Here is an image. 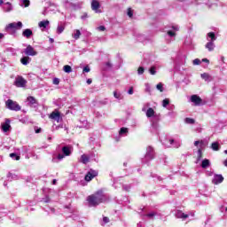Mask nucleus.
I'll use <instances>...</instances> for the list:
<instances>
[{
    "label": "nucleus",
    "mask_w": 227,
    "mask_h": 227,
    "mask_svg": "<svg viewBox=\"0 0 227 227\" xmlns=\"http://www.w3.org/2000/svg\"><path fill=\"white\" fill-rule=\"evenodd\" d=\"M87 201L90 207H97V205H100L102 201H104V192L102 191H98L96 193L89 196L87 198Z\"/></svg>",
    "instance_id": "1"
},
{
    "label": "nucleus",
    "mask_w": 227,
    "mask_h": 227,
    "mask_svg": "<svg viewBox=\"0 0 227 227\" xmlns=\"http://www.w3.org/2000/svg\"><path fill=\"white\" fill-rule=\"evenodd\" d=\"M145 115L147 118H150L153 129H157L159 127V115L155 114V110L152 107L148 108Z\"/></svg>",
    "instance_id": "2"
},
{
    "label": "nucleus",
    "mask_w": 227,
    "mask_h": 227,
    "mask_svg": "<svg viewBox=\"0 0 227 227\" xmlns=\"http://www.w3.org/2000/svg\"><path fill=\"white\" fill-rule=\"evenodd\" d=\"M153 159H155V151L153 150V147L148 146L146 148L145 155V158L142 160V162H150V160H153Z\"/></svg>",
    "instance_id": "3"
},
{
    "label": "nucleus",
    "mask_w": 227,
    "mask_h": 227,
    "mask_svg": "<svg viewBox=\"0 0 227 227\" xmlns=\"http://www.w3.org/2000/svg\"><path fill=\"white\" fill-rule=\"evenodd\" d=\"M73 148L70 145L62 147V154L59 153L57 156L58 160H63L65 157H70L72 155Z\"/></svg>",
    "instance_id": "4"
},
{
    "label": "nucleus",
    "mask_w": 227,
    "mask_h": 227,
    "mask_svg": "<svg viewBox=\"0 0 227 227\" xmlns=\"http://www.w3.org/2000/svg\"><path fill=\"white\" fill-rule=\"evenodd\" d=\"M5 106L7 109H10V111H20L21 107L17 104V102L8 99L5 102Z\"/></svg>",
    "instance_id": "5"
},
{
    "label": "nucleus",
    "mask_w": 227,
    "mask_h": 227,
    "mask_svg": "<svg viewBox=\"0 0 227 227\" xmlns=\"http://www.w3.org/2000/svg\"><path fill=\"white\" fill-rule=\"evenodd\" d=\"M10 123H12V121L10 119H5L4 122H2L1 129H2V131H4V134H6V132H10V130H12V125Z\"/></svg>",
    "instance_id": "6"
},
{
    "label": "nucleus",
    "mask_w": 227,
    "mask_h": 227,
    "mask_svg": "<svg viewBox=\"0 0 227 227\" xmlns=\"http://www.w3.org/2000/svg\"><path fill=\"white\" fill-rule=\"evenodd\" d=\"M26 84H27V81H26V79H24V77H22V76H18V77L15 79L14 85H15L17 88H24V87L26 86Z\"/></svg>",
    "instance_id": "7"
},
{
    "label": "nucleus",
    "mask_w": 227,
    "mask_h": 227,
    "mask_svg": "<svg viewBox=\"0 0 227 227\" xmlns=\"http://www.w3.org/2000/svg\"><path fill=\"white\" fill-rule=\"evenodd\" d=\"M49 118H50L51 120H54V121H57V123H59V122L61 121V120H63V119L61 118V114H60L59 111H58V110L53 111V112L50 114Z\"/></svg>",
    "instance_id": "8"
},
{
    "label": "nucleus",
    "mask_w": 227,
    "mask_h": 227,
    "mask_svg": "<svg viewBox=\"0 0 227 227\" xmlns=\"http://www.w3.org/2000/svg\"><path fill=\"white\" fill-rule=\"evenodd\" d=\"M98 176V172L97 170L90 169L85 176L86 182H91L92 178Z\"/></svg>",
    "instance_id": "9"
},
{
    "label": "nucleus",
    "mask_w": 227,
    "mask_h": 227,
    "mask_svg": "<svg viewBox=\"0 0 227 227\" xmlns=\"http://www.w3.org/2000/svg\"><path fill=\"white\" fill-rule=\"evenodd\" d=\"M190 102H192L194 106H201V102H203V99H201V98H200V96L198 95H192Z\"/></svg>",
    "instance_id": "10"
},
{
    "label": "nucleus",
    "mask_w": 227,
    "mask_h": 227,
    "mask_svg": "<svg viewBox=\"0 0 227 227\" xmlns=\"http://www.w3.org/2000/svg\"><path fill=\"white\" fill-rule=\"evenodd\" d=\"M24 52L26 56H36L38 54V52H36V51H35V48H33V46L31 45H27V48L24 50Z\"/></svg>",
    "instance_id": "11"
},
{
    "label": "nucleus",
    "mask_w": 227,
    "mask_h": 227,
    "mask_svg": "<svg viewBox=\"0 0 227 227\" xmlns=\"http://www.w3.org/2000/svg\"><path fill=\"white\" fill-rule=\"evenodd\" d=\"M224 181V177L223 175H215L212 179V184L215 185H219V184H223Z\"/></svg>",
    "instance_id": "12"
},
{
    "label": "nucleus",
    "mask_w": 227,
    "mask_h": 227,
    "mask_svg": "<svg viewBox=\"0 0 227 227\" xmlns=\"http://www.w3.org/2000/svg\"><path fill=\"white\" fill-rule=\"evenodd\" d=\"M27 106H29L30 107H37L38 106V101L36 100V98H35V97L32 96L27 98Z\"/></svg>",
    "instance_id": "13"
},
{
    "label": "nucleus",
    "mask_w": 227,
    "mask_h": 227,
    "mask_svg": "<svg viewBox=\"0 0 227 227\" xmlns=\"http://www.w3.org/2000/svg\"><path fill=\"white\" fill-rule=\"evenodd\" d=\"M22 23L20 21L18 22H13L10 23L7 27L6 29H22Z\"/></svg>",
    "instance_id": "14"
},
{
    "label": "nucleus",
    "mask_w": 227,
    "mask_h": 227,
    "mask_svg": "<svg viewBox=\"0 0 227 227\" xmlns=\"http://www.w3.org/2000/svg\"><path fill=\"white\" fill-rule=\"evenodd\" d=\"M99 8L100 3L98 2V0H92L91 9L93 10V12H95L96 13H100V10H98Z\"/></svg>",
    "instance_id": "15"
},
{
    "label": "nucleus",
    "mask_w": 227,
    "mask_h": 227,
    "mask_svg": "<svg viewBox=\"0 0 227 227\" xmlns=\"http://www.w3.org/2000/svg\"><path fill=\"white\" fill-rule=\"evenodd\" d=\"M175 215L177 219H182L183 221H185L189 217V214H185L180 210L176 211Z\"/></svg>",
    "instance_id": "16"
},
{
    "label": "nucleus",
    "mask_w": 227,
    "mask_h": 227,
    "mask_svg": "<svg viewBox=\"0 0 227 227\" xmlns=\"http://www.w3.org/2000/svg\"><path fill=\"white\" fill-rule=\"evenodd\" d=\"M207 42H212V43L215 42L217 40V37L215 36V33L214 32L207 33Z\"/></svg>",
    "instance_id": "17"
},
{
    "label": "nucleus",
    "mask_w": 227,
    "mask_h": 227,
    "mask_svg": "<svg viewBox=\"0 0 227 227\" xmlns=\"http://www.w3.org/2000/svg\"><path fill=\"white\" fill-rule=\"evenodd\" d=\"M22 36H24L25 38H31V36H33V30L29 28L23 30Z\"/></svg>",
    "instance_id": "18"
},
{
    "label": "nucleus",
    "mask_w": 227,
    "mask_h": 227,
    "mask_svg": "<svg viewBox=\"0 0 227 227\" xmlns=\"http://www.w3.org/2000/svg\"><path fill=\"white\" fill-rule=\"evenodd\" d=\"M49 24H51V22L48 20L40 21L38 23V27H40V29H45L46 27H48Z\"/></svg>",
    "instance_id": "19"
},
{
    "label": "nucleus",
    "mask_w": 227,
    "mask_h": 227,
    "mask_svg": "<svg viewBox=\"0 0 227 227\" xmlns=\"http://www.w3.org/2000/svg\"><path fill=\"white\" fill-rule=\"evenodd\" d=\"M172 29H174V30H168V31L167 32V34L168 35V36H170L171 38L176 36V31H178V27H172Z\"/></svg>",
    "instance_id": "20"
},
{
    "label": "nucleus",
    "mask_w": 227,
    "mask_h": 227,
    "mask_svg": "<svg viewBox=\"0 0 227 227\" xmlns=\"http://www.w3.org/2000/svg\"><path fill=\"white\" fill-rule=\"evenodd\" d=\"M206 49H207V51H209V52H212V51H214L215 49V43H214L212 42H207L206 43Z\"/></svg>",
    "instance_id": "21"
},
{
    "label": "nucleus",
    "mask_w": 227,
    "mask_h": 227,
    "mask_svg": "<svg viewBox=\"0 0 227 227\" xmlns=\"http://www.w3.org/2000/svg\"><path fill=\"white\" fill-rule=\"evenodd\" d=\"M80 162L82 164H88V162H90V156L82 154L80 158Z\"/></svg>",
    "instance_id": "22"
},
{
    "label": "nucleus",
    "mask_w": 227,
    "mask_h": 227,
    "mask_svg": "<svg viewBox=\"0 0 227 227\" xmlns=\"http://www.w3.org/2000/svg\"><path fill=\"white\" fill-rule=\"evenodd\" d=\"M72 36L74 40H79V38H81V30L79 29L74 30Z\"/></svg>",
    "instance_id": "23"
},
{
    "label": "nucleus",
    "mask_w": 227,
    "mask_h": 227,
    "mask_svg": "<svg viewBox=\"0 0 227 227\" xmlns=\"http://www.w3.org/2000/svg\"><path fill=\"white\" fill-rule=\"evenodd\" d=\"M12 10H13V7L12 6V4L10 2H7L4 4V12H12Z\"/></svg>",
    "instance_id": "24"
},
{
    "label": "nucleus",
    "mask_w": 227,
    "mask_h": 227,
    "mask_svg": "<svg viewBox=\"0 0 227 227\" xmlns=\"http://www.w3.org/2000/svg\"><path fill=\"white\" fill-rule=\"evenodd\" d=\"M114 97L117 100H123V95L121 94V92L118 90L114 91Z\"/></svg>",
    "instance_id": "25"
},
{
    "label": "nucleus",
    "mask_w": 227,
    "mask_h": 227,
    "mask_svg": "<svg viewBox=\"0 0 227 227\" xmlns=\"http://www.w3.org/2000/svg\"><path fill=\"white\" fill-rule=\"evenodd\" d=\"M168 143L173 146V148H179L180 146V141L176 142L174 139H168Z\"/></svg>",
    "instance_id": "26"
},
{
    "label": "nucleus",
    "mask_w": 227,
    "mask_h": 227,
    "mask_svg": "<svg viewBox=\"0 0 227 227\" xmlns=\"http://www.w3.org/2000/svg\"><path fill=\"white\" fill-rule=\"evenodd\" d=\"M209 166H210V160L205 159L202 160L201 168H203V169H207V168H209Z\"/></svg>",
    "instance_id": "27"
},
{
    "label": "nucleus",
    "mask_w": 227,
    "mask_h": 227,
    "mask_svg": "<svg viewBox=\"0 0 227 227\" xmlns=\"http://www.w3.org/2000/svg\"><path fill=\"white\" fill-rule=\"evenodd\" d=\"M127 134H129V129H127V128H121V129L119 131V136L123 137L127 136Z\"/></svg>",
    "instance_id": "28"
},
{
    "label": "nucleus",
    "mask_w": 227,
    "mask_h": 227,
    "mask_svg": "<svg viewBox=\"0 0 227 227\" xmlns=\"http://www.w3.org/2000/svg\"><path fill=\"white\" fill-rule=\"evenodd\" d=\"M31 61V58H29V57H23V58H21V59H20V62H21V64L22 65H29V62Z\"/></svg>",
    "instance_id": "29"
},
{
    "label": "nucleus",
    "mask_w": 227,
    "mask_h": 227,
    "mask_svg": "<svg viewBox=\"0 0 227 227\" xmlns=\"http://www.w3.org/2000/svg\"><path fill=\"white\" fill-rule=\"evenodd\" d=\"M29 4H30L29 0H21L20 4V5L22 6V8H27Z\"/></svg>",
    "instance_id": "30"
},
{
    "label": "nucleus",
    "mask_w": 227,
    "mask_h": 227,
    "mask_svg": "<svg viewBox=\"0 0 227 227\" xmlns=\"http://www.w3.org/2000/svg\"><path fill=\"white\" fill-rule=\"evenodd\" d=\"M63 70L64 72H66V74H72V67H70L69 65L64 66Z\"/></svg>",
    "instance_id": "31"
},
{
    "label": "nucleus",
    "mask_w": 227,
    "mask_h": 227,
    "mask_svg": "<svg viewBox=\"0 0 227 227\" xmlns=\"http://www.w3.org/2000/svg\"><path fill=\"white\" fill-rule=\"evenodd\" d=\"M149 74L151 75H155L157 74V67L155 66H153L149 68Z\"/></svg>",
    "instance_id": "32"
},
{
    "label": "nucleus",
    "mask_w": 227,
    "mask_h": 227,
    "mask_svg": "<svg viewBox=\"0 0 227 227\" xmlns=\"http://www.w3.org/2000/svg\"><path fill=\"white\" fill-rule=\"evenodd\" d=\"M10 157L12 160H20V156L17 155L15 153H11Z\"/></svg>",
    "instance_id": "33"
},
{
    "label": "nucleus",
    "mask_w": 227,
    "mask_h": 227,
    "mask_svg": "<svg viewBox=\"0 0 227 227\" xmlns=\"http://www.w3.org/2000/svg\"><path fill=\"white\" fill-rule=\"evenodd\" d=\"M63 31H65V26L63 25H59L57 27V33L58 35H61V33H63Z\"/></svg>",
    "instance_id": "34"
},
{
    "label": "nucleus",
    "mask_w": 227,
    "mask_h": 227,
    "mask_svg": "<svg viewBox=\"0 0 227 227\" xmlns=\"http://www.w3.org/2000/svg\"><path fill=\"white\" fill-rule=\"evenodd\" d=\"M211 148H212V150H214L215 152H217V151L219 150V143L214 142V143L211 145Z\"/></svg>",
    "instance_id": "35"
},
{
    "label": "nucleus",
    "mask_w": 227,
    "mask_h": 227,
    "mask_svg": "<svg viewBox=\"0 0 227 227\" xmlns=\"http://www.w3.org/2000/svg\"><path fill=\"white\" fill-rule=\"evenodd\" d=\"M201 79H204V81H208L210 79V74L208 73H203L200 74Z\"/></svg>",
    "instance_id": "36"
},
{
    "label": "nucleus",
    "mask_w": 227,
    "mask_h": 227,
    "mask_svg": "<svg viewBox=\"0 0 227 227\" xmlns=\"http://www.w3.org/2000/svg\"><path fill=\"white\" fill-rule=\"evenodd\" d=\"M145 217H148L149 219H153V217H155V215H157V214L155 212H151L149 214L145 215Z\"/></svg>",
    "instance_id": "37"
},
{
    "label": "nucleus",
    "mask_w": 227,
    "mask_h": 227,
    "mask_svg": "<svg viewBox=\"0 0 227 227\" xmlns=\"http://www.w3.org/2000/svg\"><path fill=\"white\" fill-rule=\"evenodd\" d=\"M145 74V68L143 67H139L137 68V75H143Z\"/></svg>",
    "instance_id": "38"
},
{
    "label": "nucleus",
    "mask_w": 227,
    "mask_h": 227,
    "mask_svg": "<svg viewBox=\"0 0 227 227\" xmlns=\"http://www.w3.org/2000/svg\"><path fill=\"white\" fill-rule=\"evenodd\" d=\"M168 106H169V99L168 98L163 99L162 107H168Z\"/></svg>",
    "instance_id": "39"
},
{
    "label": "nucleus",
    "mask_w": 227,
    "mask_h": 227,
    "mask_svg": "<svg viewBox=\"0 0 227 227\" xmlns=\"http://www.w3.org/2000/svg\"><path fill=\"white\" fill-rule=\"evenodd\" d=\"M156 88H157V90H158L159 91H160V92L164 91V87H163V85H162V82L158 83V84L156 85Z\"/></svg>",
    "instance_id": "40"
},
{
    "label": "nucleus",
    "mask_w": 227,
    "mask_h": 227,
    "mask_svg": "<svg viewBox=\"0 0 227 227\" xmlns=\"http://www.w3.org/2000/svg\"><path fill=\"white\" fill-rule=\"evenodd\" d=\"M184 121H185V123H188V125L194 124V119L186 118Z\"/></svg>",
    "instance_id": "41"
},
{
    "label": "nucleus",
    "mask_w": 227,
    "mask_h": 227,
    "mask_svg": "<svg viewBox=\"0 0 227 227\" xmlns=\"http://www.w3.org/2000/svg\"><path fill=\"white\" fill-rule=\"evenodd\" d=\"M197 155H198L197 160L198 161L201 160V157H202L201 149L198 150Z\"/></svg>",
    "instance_id": "42"
},
{
    "label": "nucleus",
    "mask_w": 227,
    "mask_h": 227,
    "mask_svg": "<svg viewBox=\"0 0 227 227\" xmlns=\"http://www.w3.org/2000/svg\"><path fill=\"white\" fill-rule=\"evenodd\" d=\"M107 223H109V218L105 216L103 217V222H102V226H104V224H107Z\"/></svg>",
    "instance_id": "43"
},
{
    "label": "nucleus",
    "mask_w": 227,
    "mask_h": 227,
    "mask_svg": "<svg viewBox=\"0 0 227 227\" xmlns=\"http://www.w3.org/2000/svg\"><path fill=\"white\" fill-rule=\"evenodd\" d=\"M193 65H201V60H200V59H195L193 61H192Z\"/></svg>",
    "instance_id": "44"
},
{
    "label": "nucleus",
    "mask_w": 227,
    "mask_h": 227,
    "mask_svg": "<svg viewBox=\"0 0 227 227\" xmlns=\"http://www.w3.org/2000/svg\"><path fill=\"white\" fill-rule=\"evenodd\" d=\"M220 210H221V212H223V214H224V213L227 212V207H226V206H222V207H220Z\"/></svg>",
    "instance_id": "45"
},
{
    "label": "nucleus",
    "mask_w": 227,
    "mask_h": 227,
    "mask_svg": "<svg viewBox=\"0 0 227 227\" xmlns=\"http://www.w3.org/2000/svg\"><path fill=\"white\" fill-rule=\"evenodd\" d=\"M127 14H128V16H129L130 19L134 15L133 12H132V9L131 8L128 9Z\"/></svg>",
    "instance_id": "46"
},
{
    "label": "nucleus",
    "mask_w": 227,
    "mask_h": 227,
    "mask_svg": "<svg viewBox=\"0 0 227 227\" xmlns=\"http://www.w3.org/2000/svg\"><path fill=\"white\" fill-rule=\"evenodd\" d=\"M129 95H134V87H130L128 90Z\"/></svg>",
    "instance_id": "47"
},
{
    "label": "nucleus",
    "mask_w": 227,
    "mask_h": 227,
    "mask_svg": "<svg viewBox=\"0 0 227 227\" xmlns=\"http://www.w3.org/2000/svg\"><path fill=\"white\" fill-rule=\"evenodd\" d=\"M53 84H55L56 86H58V84H59V78H54V79H53Z\"/></svg>",
    "instance_id": "48"
},
{
    "label": "nucleus",
    "mask_w": 227,
    "mask_h": 227,
    "mask_svg": "<svg viewBox=\"0 0 227 227\" xmlns=\"http://www.w3.org/2000/svg\"><path fill=\"white\" fill-rule=\"evenodd\" d=\"M90 67H88V66H86V67H83V73H86V74H88L89 72H90Z\"/></svg>",
    "instance_id": "49"
},
{
    "label": "nucleus",
    "mask_w": 227,
    "mask_h": 227,
    "mask_svg": "<svg viewBox=\"0 0 227 227\" xmlns=\"http://www.w3.org/2000/svg\"><path fill=\"white\" fill-rule=\"evenodd\" d=\"M81 19H82V20H86V19H88V14L83 13V15H82Z\"/></svg>",
    "instance_id": "50"
},
{
    "label": "nucleus",
    "mask_w": 227,
    "mask_h": 227,
    "mask_svg": "<svg viewBox=\"0 0 227 227\" xmlns=\"http://www.w3.org/2000/svg\"><path fill=\"white\" fill-rule=\"evenodd\" d=\"M98 31H106V27H104V26H99V27H98Z\"/></svg>",
    "instance_id": "51"
},
{
    "label": "nucleus",
    "mask_w": 227,
    "mask_h": 227,
    "mask_svg": "<svg viewBox=\"0 0 227 227\" xmlns=\"http://www.w3.org/2000/svg\"><path fill=\"white\" fill-rule=\"evenodd\" d=\"M123 189H124V191H129V190H130V186H129V185H124V186H123Z\"/></svg>",
    "instance_id": "52"
},
{
    "label": "nucleus",
    "mask_w": 227,
    "mask_h": 227,
    "mask_svg": "<svg viewBox=\"0 0 227 227\" xmlns=\"http://www.w3.org/2000/svg\"><path fill=\"white\" fill-rule=\"evenodd\" d=\"M106 67H108V68H111V67H113V65L111 64V62H106Z\"/></svg>",
    "instance_id": "53"
},
{
    "label": "nucleus",
    "mask_w": 227,
    "mask_h": 227,
    "mask_svg": "<svg viewBox=\"0 0 227 227\" xmlns=\"http://www.w3.org/2000/svg\"><path fill=\"white\" fill-rule=\"evenodd\" d=\"M40 132H42V129H35V134H40Z\"/></svg>",
    "instance_id": "54"
},
{
    "label": "nucleus",
    "mask_w": 227,
    "mask_h": 227,
    "mask_svg": "<svg viewBox=\"0 0 227 227\" xmlns=\"http://www.w3.org/2000/svg\"><path fill=\"white\" fill-rule=\"evenodd\" d=\"M24 152H26V153H27L29 152V149L27 147H23Z\"/></svg>",
    "instance_id": "55"
},
{
    "label": "nucleus",
    "mask_w": 227,
    "mask_h": 227,
    "mask_svg": "<svg viewBox=\"0 0 227 227\" xmlns=\"http://www.w3.org/2000/svg\"><path fill=\"white\" fill-rule=\"evenodd\" d=\"M202 61H203L204 63H210V61H209L207 59H203Z\"/></svg>",
    "instance_id": "56"
},
{
    "label": "nucleus",
    "mask_w": 227,
    "mask_h": 227,
    "mask_svg": "<svg viewBox=\"0 0 227 227\" xmlns=\"http://www.w3.org/2000/svg\"><path fill=\"white\" fill-rule=\"evenodd\" d=\"M91 82H92L91 79L87 80V84H91Z\"/></svg>",
    "instance_id": "57"
},
{
    "label": "nucleus",
    "mask_w": 227,
    "mask_h": 227,
    "mask_svg": "<svg viewBox=\"0 0 227 227\" xmlns=\"http://www.w3.org/2000/svg\"><path fill=\"white\" fill-rule=\"evenodd\" d=\"M10 176H12V178H13L15 176L12 175V173L8 174V178H10Z\"/></svg>",
    "instance_id": "58"
},
{
    "label": "nucleus",
    "mask_w": 227,
    "mask_h": 227,
    "mask_svg": "<svg viewBox=\"0 0 227 227\" xmlns=\"http://www.w3.org/2000/svg\"><path fill=\"white\" fill-rule=\"evenodd\" d=\"M194 145H195V146H198V145H200V141H195Z\"/></svg>",
    "instance_id": "59"
},
{
    "label": "nucleus",
    "mask_w": 227,
    "mask_h": 227,
    "mask_svg": "<svg viewBox=\"0 0 227 227\" xmlns=\"http://www.w3.org/2000/svg\"><path fill=\"white\" fill-rule=\"evenodd\" d=\"M44 203H49V198L44 199Z\"/></svg>",
    "instance_id": "60"
},
{
    "label": "nucleus",
    "mask_w": 227,
    "mask_h": 227,
    "mask_svg": "<svg viewBox=\"0 0 227 227\" xmlns=\"http://www.w3.org/2000/svg\"><path fill=\"white\" fill-rule=\"evenodd\" d=\"M4 1L6 0H0V6L4 4Z\"/></svg>",
    "instance_id": "61"
},
{
    "label": "nucleus",
    "mask_w": 227,
    "mask_h": 227,
    "mask_svg": "<svg viewBox=\"0 0 227 227\" xmlns=\"http://www.w3.org/2000/svg\"><path fill=\"white\" fill-rule=\"evenodd\" d=\"M168 109H169V111L175 109V106L172 105Z\"/></svg>",
    "instance_id": "62"
},
{
    "label": "nucleus",
    "mask_w": 227,
    "mask_h": 227,
    "mask_svg": "<svg viewBox=\"0 0 227 227\" xmlns=\"http://www.w3.org/2000/svg\"><path fill=\"white\" fill-rule=\"evenodd\" d=\"M56 183H57L56 179H53L52 184H53V185H56Z\"/></svg>",
    "instance_id": "63"
},
{
    "label": "nucleus",
    "mask_w": 227,
    "mask_h": 227,
    "mask_svg": "<svg viewBox=\"0 0 227 227\" xmlns=\"http://www.w3.org/2000/svg\"><path fill=\"white\" fill-rule=\"evenodd\" d=\"M51 43H54V40L52 38H50Z\"/></svg>",
    "instance_id": "64"
}]
</instances>
